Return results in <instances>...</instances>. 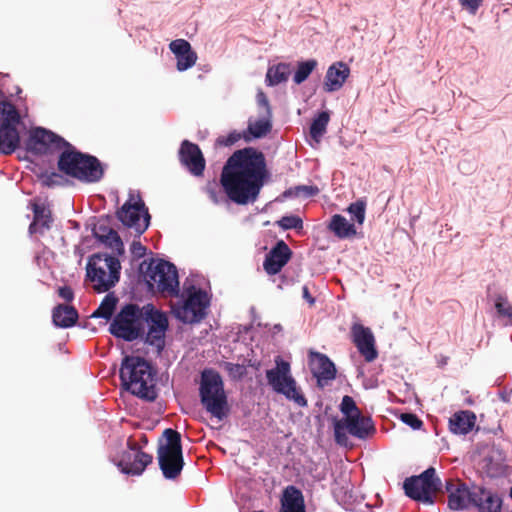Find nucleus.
Returning <instances> with one entry per match:
<instances>
[{
    "label": "nucleus",
    "instance_id": "f257e3e1",
    "mask_svg": "<svg viewBox=\"0 0 512 512\" xmlns=\"http://www.w3.org/2000/svg\"><path fill=\"white\" fill-rule=\"evenodd\" d=\"M263 152L254 147L238 149L226 160L220 184L228 199L237 205L254 203L269 180Z\"/></svg>",
    "mask_w": 512,
    "mask_h": 512
},
{
    "label": "nucleus",
    "instance_id": "f03ea898",
    "mask_svg": "<svg viewBox=\"0 0 512 512\" xmlns=\"http://www.w3.org/2000/svg\"><path fill=\"white\" fill-rule=\"evenodd\" d=\"M156 371L140 356L126 355L121 362L119 377L122 387L138 398L153 402L158 397Z\"/></svg>",
    "mask_w": 512,
    "mask_h": 512
},
{
    "label": "nucleus",
    "instance_id": "7ed1b4c3",
    "mask_svg": "<svg viewBox=\"0 0 512 512\" xmlns=\"http://www.w3.org/2000/svg\"><path fill=\"white\" fill-rule=\"evenodd\" d=\"M57 168L66 176L92 184L104 178L108 165L96 156L81 152L70 144L67 150L61 151L58 155Z\"/></svg>",
    "mask_w": 512,
    "mask_h": 512
},
{
    "label": "nucleus",
    "instance_id": "20e7f679",
    "mask_svg": "<svg viewBox=\"0 0 512 512\" xmlns=\"http://www.w3.org/2000/svg\"><path fill=\"white\" fill-rule=\"evenodd\" d=\"M199 396L201 404L213 417L222 421L228 416V398L219 372L214 369H204L201 372Z\"/></svg>",
    "mask_w": 512,
    "mask_h": 512
},
{
    "label": "nucleus",
    "instance_id": "39448f33",
    "mask_svg": "<svg viewBox=\"0 0 512 512\" xmlns=\"http://www.w3.org/2000/svg\"><path fill=\"white\" fill-rule=\"evenodd\" d=\"M138 279L145 288H180L177 267L164 259L151 257L139 263Z\"/></svg>",
    "mask_w": 512,
    "mask_h": 512
},
{
    "label": "nucleus",
    "instance_id": "423d86ee",
    "mask_svg": "<svg viewBox=\"0 0 512 512\" xmlns=\"http://www.w3.org/2000/svg\"><path fill=\"white\" fill-rule=\"evenodd\" d=\"M119 256L108 253H95L88 258L86 279L97 285L92 288H114L119 282L121 264Z\"/></svg>",
    "mask_w": 512,
    "mask_h": 512
},
{
    "label": "nucleus",
    "instance_id": "0eeeda50",
    "mask_svg": "<svg viewBox=\"0 0 512 512\" xmlns=\"http://www.w3.org/2000/svg\"><path fill=\"white\" fill-rule=\"evenodd\" d=\"M276 366L266 371V379L274 392L284 395L299 407L308 405L307 399L291 375L290 363L280 356L275 358Z\"/></svg>",
    "mask_w": 512,
    "mask_h": 512
},
{
    "label": "nucleus",
    "instance_id": "6e6552de",
    "mask_svg": "<svg viewBox=\"0 0 512 512\" xmlns=\"http://www.w3.org/2000/svg\"><path fill=\"white\" fill-rule=\"evenodd\" d=\"M167 443L158 448L159 467L166 479H176L184 466L181 435L178 431L167 428L163 432Z\"/></svg>",
    "mask_w": 512,
    "mask_h": 512
},
{
    "label": "nucleus",
    "instance_id": "1a4fd4ad",
    "mask_svg": "<svg viewBox=\"0 0 512 512\" xmlns=\"http://www.w3.org/2000/svg\"><path fill=\"white\" fill-rule=\"evenodd\" d=\"M143 309L137 304H126L110 323L109 332L116 338L132 342L142 336Z\"/></svg>",
    "mask_w": 512,
    "mask_h": 512
},
{
    "label": "nucleus",
    "instance_id": "9d476101",
    "mask_svg": "<svg viewBox=\"0 0 512 512\" xmlns=\"http://www.w3.org/2000/svg\"><path fill=\"white\" fill-rule=\"evenodd\" d=\"M185 300L170 303L174 316L185 324L201 322L207 315L210 299L206 290H193Z\"/></svg>",
    "mask_w": 512,
    "mask_h": 512
},
{
    "label": "nucleus",
    "instance_id": "9b49d317",
    "mask_svg": "<svg viewBox=\"0 0 512 512\" xmlns=\"http://www.w3.org/2000/svg\"><path fill=\"white\" fill-rule=\"evenodd\" d=\"M441 481L435 469L430 467L419 476L406 478L403 484L405 494L413 500L433 504V494L440 490Z\"/></svg>",
    "mask_w": 512,
    "mask_h": 512
},
{
    "label": "nucleus",
    "instance_id": "f8f14e48",
    "mask_svg": "<svg viewBox=\"0 0 512 512\" xmlns=\"http://www.w3.org/2000/svg\"><path fill=\"white\" fill-rule=\"evenodd\" d=\"M70 144L62 136L49 129L35 127L25 140V150L34 156H43L56 150H67Z\"/></svg>",
    "mask_w": 512,
    "mask_h": 512
},
{
    "label": "nucleus",
    "instance_id": "ddd939ff",
    "mask_svg": "<svg viewBox=\"0 0 512 512\" xmlns=\"http://www.w3.org/2000/svg\"><path fill=\"white\" fill-rule=\"evenodd\" d=\"M133 197V193L130 192L129 199L117 210L116 217L125 227L133 228L140 237L148 229L151 216L140 195H137V201L134 203Z\"/></svg>",
    "mask_w": 512,
    "mask_h": 512
},
{
    "label": "nucleus",
    "instance_id": "4468645a",
    "mask_svg": "<svg viewBox=\"0 0 512 512\" xmlns=\"http://www.w3.org/2000/svg\"><path fill=\"white\" fill-rule=\"evenodd\" d=\"M180 164L194 177H202L206 167V161L200 147L189 141L183 140L178 151Z\"/></svg>",
    "mask_w": 512,
    "mask_h": 512
},
{
    "label": "nucleus",
    "instance_id": "2eb2a0df",
    "mask_svg": "<svg viewBox=\"0 0 512 512\" xmlns=\"http://www.w3.org/2000/svg\"><path fill=\"white\" fill-rule=\"evenodd\" d=\"M129 451L122 454L119 467L122 472L130 475H141L153 461L151 454L143 452L137 443L128 441Z\"/></svg>",
    "mask_w": 512,
    "mask_h": 512
},
{
    "label": "nucleus",
    "instance_id": "dca6fc26",
    "mask_svg": "<svg viewBox=\"0 0 512 512\" xmlns=\"http://www.w3.org/2000/svg\"><path fill=\"white\" fill-rule=\"evenodd\" d=\"M92 237L106 248L113 250L117 256L125 253L124 243L118 232L109 227V216L101 217L97 223L91 225Z\"/></svg>",
    "mask_w": 512,
    "mask_h": 512
},
{
    "label": "nucleus",
    "instance_id": "f3484780",
    "mask_svg": "<svg viewBox=\"0 0 512 512\" xmlns=\"http://www.w3.org/2000/svg\"><path fill=\"white\" fill-rule=\"evenodd\" d=\"M352 342L366 362H373L378 357L375 338L370 328L355 323L351 327Z\"/></svg>",
    "mask_w": 512,
    "mask_h": 512
},
{
    "label": "nucleus",
    "instance_id": "a211bd4d",
    "mask_svg": "<svg viewBox=\"0 0 512 512\" xmlns=\"http://www.w3.org/2000/svg\"><path fill=\"white\" fill-rule=\"evenodd\" d=\"M308 358L310 371L317 379L319 387H324L329 381L335 379L337 372L336 367L327 355L310 351Z\"/></svg>",
    "mask_w": 512,
    "mask_h": 512
},
{
    "label": "nucleus",
    "instance_id": "6ab92c4d",
    "mask_svg": "<svg viewBox=\"0 0 512 512\" xmlns=\"http://www.w3.org/2000/svg\"><path fill=\"white\" fill-rule=\"evenodd\" d=\"M292 250L284 240H278L266 254L263 267L268 275L278 274L292 257Z\"/></svg>",
    "mask_w": 512,
    "mask_h": 512
},
{
    "label": "nucleus",
    "instance_id": "aec40b11",
    "mask_svg": "<svg viewBox=\"0 0 512 512\" xmlns=\"http://www.w3.org/2000/svg\"><path fill=\"white\" fill-rule=\"evenodd\" d=\"M344 426H346L347 432L359 439H366L375 434V425L369 416L362 415L361 412L355 415H349L342 420Z\"/></svg>",
    "mask_w": 512,
    "mask_h": 512
},
{
    "label": "nucleus",
    "instance_id": "412c9836",
    "mask_svg": "<svg viewBox=\"0 0 512 512\" xmlns=\"http://www.w3.org/2000/svg\"><path fill=\"white\" fill-rule=\"evenodd\" d=\"M446 491L448 492V506L453 510H463L467 508L468 503H472V491H469L465 483L453 480L446 481Z\"/></svg>",
    "mask_w": 512,
    "mask_h": 512
},
{
    "label": "nucleus",
    "instance_id": "4be33fe9",
    "mask_svg": "<svg viewBox=\"0 0 512 512\" xmlns=\"http://www.w3.org/2000/svg\"><path fill=\"white\" fill-rule=\"evenodd\" d=\"M472 504L480 512H501L502 508L501 498L484 487H477L472 491Z\"/></svg>",
    "mask_w": 512,
    "mask_h": 512
},
{
    "label": "nucleus",
    "instance_id": "5701e85b",
    "mask_svg": "<svg viewBox=\"0 0 512 512\" xmlns=\"http://www.w3.org/2000/svg\"><path fill=\"white\" fill-rule=\"evenodd\" d=\"M29 206L33 212V220L28 227L30 234H44L46 230L51 228L53 217L51 210L43 204L31 201Z\"/></svg>",
    "mask_w": 512,
    "mask_h": 512
},
{
    "label": "nucleus",
    "instance_id": "b1692460",
    "mask_svg": "<svg viewBox=\"0 0 512 512\" xmlns=\"http://www.w3.org/2000/svg\"><path fill=\"white\" fill-rule=\"evenodd\" d=\"M349 75L350 68L346 63L342 61L333 63L327 69L324 90L326 92H334L341 89Z\"/></svg>",
    "mask_w": 512,
    "mask_h": 512
},
{
    "label": "nucleus",
    "instance_id": "393cba45",
    "mask_svg": "<svg viewBox=\"0 0 512 512\" xmlns=\"http://www.w3.org/2000/svg\"><path fill=\"white\" fill-rule=\"evenodd\" d=\"M279 512H306L304 496L299 488L289 485L283 490Z\"/></svg>",
    "mask_w": 512,
    "mask_h": 512
},
{
    "label": "nucleus",
    "instance_id": "a878e982",
    "mask_svg": "<svg viewBox=\"0 0 512 512\" xmlns=\"http://www.w3.org/2000/svg\"><path fill=\"white\" fill-rule=\"evenodd\" d=\"M482 468L489 477H497L504 472L505 456L498 448L488 450L482 460Z\"/></svg>",
    "mask_w": 512,
    "mask_h": 512
},
{
    "label": "nucleus",
    "instance_id": "bb28decb",
    "mask_svg": "<svg viewBox=\"0 0 512 512\" xmlns=\"http://www.w3.org/2000/svg\"><path fill=\"white\" fill-rule=\"evenodd\" d=\"M20 145L17 126L0 125V154L11 155Z\"/></svg>",
    "mask_w": 512,
    "mask_h": 512
},
{
    "label": "nucleus",
    "instance_id": "cd10ccee",
    "mask_svg": "<svg viewBox=\"0 0 512 512\" xmlns=\"http://www.w3.org/2000/svg\"><path fill=\"white\" fill-rule=\"evenodd\" d=\"M476 422L473 412L464 410L454 413L449 419V429L454 434L465 435L469 433Z\"/></svg>",
    "mask_w": 512,
    "mask_h": 512
},
{
    "label": "nucleus",
    "instance_id": "c85d7f7f",
    "mask_svg": "<svg viewBox=\"0 0 512 512\" xmlns=\"http://www.w3.org/2000/svg\"><path fill=\"white\" fill-rule=\"evenodd\" d=\"M77 310L70 305L59 304L53 309L52 319L57 327H72L78 320Z\"/></svg>",
    "mask_w": 512,
    "mask_h": 512
},
{
    "label": "nucleus",
    "instance_id": "c756f323",
    "mask_svg": "<svg viewBox=\"0 0 512 512\" xmlns=\"http://www.w3.org/2000/svg\"><path fill=\"white\" fill-rule=\"evenodd\" d=\"M292 72V65L286 62H280L269 66L266 72L265 84L269 87L277 86L288 81Z\"/></svg>",
    "mask_w": 512,
    "mask_h": 512
},
{
    "label": "nucleus",
    "instance_id": "7c9ffc66",
    "mask_svg": "<svg viewBox=\"0 0 512 512\" xmlns=\"http://www.w3.org/2000/svg\"><path fill=\"white\" fill-rule=\"evenodd\" d=\"M272 130V117L262 115L260 119L254 123H249L246 130H244V140L250 142L253 139H261L269 134Z\"/></svg>",
    "mask_w": 512,
    "mask_h": 512
},
{
    "label": "nucleus",
    "instance_id": "2f4dec72",
    "mask_svg": "<svg viewBox=\"0 0 512 512\" xmlns=\"http://www.w3.org/2000/svg\"><path fill=\"white\" fill-rule=\"evenodd\" d=\"M328 228L339 239L351 238L356 235L355 225L348 222V220L341 214H335L331 217Z\"/></svg>",
    "mask_w": 512,
    "mask_h": 512
},
{
    "label": "nucleus",
    "instance_id": "473e14b6",
    "mask_svg": "<svg viewBox=\"0 0 512 512\" xmlns=\"http://www.w3.org/2000/svg\"><path fill=\"white\" fill-rule=\"evenodd\" d=\"M141 309H143V319L149 327L168 329L169 322L164 312L156 309L153 304H146Z\"/></svg>",
    "mask_w": 512,
    "mask_h": 512
},
{
    "label": "nucleus",
    "instance_id": "72a5a7b5",
    "mask_svg": "<svg viewBox=\"0 0 512 512\" xmlns=\"http://www.w3.org/2000/svg\"><path fill=\"white\" fill-rule=\"evenodd\" d=\"M319 192L320 190L316 185H296L283 191L280 196L276 198V201H284L299 197L310 198L318 195Z\"/></svg>",
    "mask_w": 512,
    "mask_h": 512
},
{
    "label": "nucleus",
    "instance_id": "f704fd0d",
    "mask_svg": "<svg viewBox=\"0 0 512 512\" xmlns=\"http://www.w3.org/2000/svg\"><path fill=\"white\" fill-rule=\"evenodd\" d=\"M21 115L15 105L4 99L0 101V125L18 126Z\"/></svg>",
    "mask_w": 512,
    "mask_h": 512
},
{
    "label": "nucleus",
    "instance_id": "c9c22d12",
    "mask_svg": "<svg viewBox=\"0 0 512 512\" xmlns=\"http://www.w3.org/2000/svg\"><path fill=\"white\" fill-rule=\"evenodd\" d=\"M318 61L314 58L307 59L304 61H298L296 70L293 75V82L296 85H300L305 82L312 72L317 68Z\"/></svg>",
    "mask_w": 512,
    "mask_h": 512
},
{
    "label": "nucleus",
    "instance_id": "e433bc0d",
    "mask_svg": "<svg viewBox=\"0 0 512 512\" xmlns=\"http://www.w3.org/2000/svg\"><path fill=\"white\" fill-rule=\"evenodd\" d=\"M330 120V114L328 111H321L313 119L310 125V136L316 142H319L322 136L326 133L327 125Z\"/></svg>",
    "mask_w": 512,
    "mask_h": 512
},
{
    "label": "nucleus",
    "instance_id": "4c0bfd02",
    "mask_svg": "<svg viewBox=\"0 0 512 512\" xmlns=\"http://www.w3.org/2000/svg\"><path fill=\"white\" fill-rule=\"evenodd\" d=\"M117 303L118 298L113 293L107 294L99 307L92 313L91 317L104 318L106 320L110 319L115 311Z\"/></svg>",
    "mask_w": 512,
    "mask_h": 512
},
{
    "label": "nucleus",
    "instance_id": "58836bf2",
    "mask_svg": "<svg viewBox=\"0 0 512 512\" xmlns=\"http://www.w3.org/2000/svg\"><path fill=\"white\" fill-rule=\"evenodd\" d=\"M168 329L149 327L145 342L157 349L160 354L165 347V333Z\"/></svg>",
    "mask_w": 512,
    "mask_h": 512
},
{
    "label": "nucleus",
    "instance_id": "ea45409f",
    "mask_svg": "<svg viewBox=\"0 0 512 512\" xmlns=\"http://www.w3.org/2000/svg\"><path fill=\"white\" fill-rule=\"evenodd\" d=\"M181 288H211V284L204 274L191 270Z\"/></svg>",
    "mask_w": 512,
    "mask_h": 512
},
{
    "label": "nucleus",
    "instance_id": "a19ab883",
    "mask_svg": "<svg viewBox=\"0 0 512 512\" xmlns=\"http://www.w3.org/2000/svg\"><path fill=\"white\" fill-rule=\"evenodd\" d=\"M366 206V199L360 198L355 202H352L347 208V211L351 215L352 220H354L359 225H362L365 221Z\"/></svg>",
    "mask_w": 512,
    "mask_h": 512
},
{
    "label": "nucleus",
    "instance_id": "79ce46f5",
    "mask_svg": "<svg viewBox=\"0 0 512 512\" xmlns=\"http://www.w3.org/2000/svg\"><path fill=\"white\" fill-rule=\"evenodd\" d=\"M37 176L44 187L53 188L64 185L63 176L57 172L48 173L47 171H43Z\"/></svg>",
    "mask_w": 512,
    "mask_h": 512
},
{
    "label": "nucleus",
    "instance_id": "37998d69",
    "mask_svg": "<svg viewBox=\"0 0 512 512\" xmlns=\"http://www.w3.org/2000/svg\"><path fill=\"white\" fill-rule=\"evenodd\" d=\"M276 225L282 230H300L303 228V220L298 215H285L276 221Z\"/></svg>",
    "mask_w": 512,
    "mask_h": 512
},
{
    "label": "nucleus",
    "instance_id": "c03bdc74",
    "mask_svg": "<svg viewBox=\"0 0 512 512\" xmlns=\"http://www.w3.org/2000/svg\"><path fill=\"white\" fill-rule=\"evenodd\" d=\"M176 59H177V64H176L177 70L182 72V71L188 70L189 68H191L192 66L195 65L196 60H197V54L192 49V50L188 51L187 53H185L184 55L178 56Z\"/></svg>",
    "mask_w": 512,
    "mask_h": 512
},
{
    "label": "nucleus",
    "instance_id": "a18cd8bd",
    "mask_svg": "<svg viewBox=\"0 0 512 512\" xmlns=\"http://www.w3.org/2000/svg\"><path fill=\"white\" fill-rule=\"evenodd\" d=\"M244 136H245L244 131L238 132L237 130H233L226 136L222 135V136L217 137V139L215 141V145L218 147H229V146L234 145L240 139H242V138L244 139Z\"/></svg>",
    "mask_w": 512,
    "mask_h": 512
},
{
    "label": "nucleus",
    "instance_id": "49530a36",
    "mask_svg": "<svg viewBox=\"0 0 512 512\" xmlns=\"http://www.w3.org/2000/svg\"><path fill=\"white\" fill-rule=\"evenodd\" d=\"M495 308L499 316L508 318L509 322L512 324V305L507 298L499 296L496 299Z\"/></svg>",
    "mask_w": 512,
    "mask_h": 512
},
{
    "label": "nucleus",
    "instance_id": "de8ad7c7",
    "mask_svg": "<svg viewBox=\"0 0 512 512\" xmlns=\"http://www.w3.org/2000/svg\"><path fill=\"white\" fill-rule=\"evenodd\" d=\"M340 410L345 415V417H349V415L359 414V412H361L357 407L354 399L348 395H345L342 398Z\"/></svg>",
    "mask_w": 512,
    "mask_h": 512
},
{
    "label": "nucleus",
    "instance_id": "09e8293b",
    "mask_svg": "<svg viewBox=\"0 0 512 512\" xmlns=\"http://www.w3.org/2000/svg\"><path fill=\"white\" fill-rule=\"evenodd\" d=\"M170 50L177 58L180 55H184L188 51L192 50L191 44L185 39L173 40L170 45Z\"/></svg>",
    "mask_w": 512,
    "mask_h": 512
},
{
    "label": "nucleus",
    "instance_id": "8fccbe9b",
    "mask_svg": "<svg viewBox=\"0 0 512 512\" xmlns=\"http://www.w3.org/2000/svg\"><path fill=\"white\" fill-rule=\"evenodd\" d=\"M346 426L342 423L341 420H336L334 423V436L335 441L339 445H347L348 437L346 434Z\"/></svg>",
    "mask_w": 512,
    "mask_h": 512
},
{
    "label": "nucleus",
    "instance_id": "3c124183",
    "mask_svg": "<svg viewBox=\"0 0 512 512\" xmlns=\"http://www.w3.org/2000/svg\"><path fill=\"white\" fill-rule=\"evenodd\" d=\"M400 420L414 430L420 429L423 425L422 420L413 413H402Z\"/></svg>",
    "mask_w": 512,
    "mask_h": 512
},
{
    "label": "nucleus",
    "instance_id": "603ef678",
    "mask_svg": "<svg viewBox=\"0 0 512 512\" xmlns=\"http://www.w3.org/2000/svg\"><path fill=\"white\" fill-rule=\"evenodd\" d=\"M206 192L208 194V197L209 199L214 203V204H219L223 201L224 197H223V193L222 191L218 188L217 184L216 183H208V185L206 186Z\"/></svg>",
    "mask_w": 512,
    "mask_h": 512
},
{
    "label": "nucleus",
    "instance_id": "864d4df0",
    "mask_svg": "<svg viewBox=\"0 0 512 512\" xmlns=\"http://www.w3.org/2000/svg\"><path fill=\"white\" fill-rule=\"evenodd\" d=\"M256 102L260 108L264 109L263 115L272 117V109H271L269 99H268L267 95L261 89H259L256 94Z\"/></svg>",
    "mask_w": 512,
    "mask_h": 512
},
{
    "label": "nucleus",
    "instance_id": "5fc2aeb1",
    "mask_svg": "<svg viewBox=\"0 0 512 512\" xmlns=\"http://www.w3.org/2000/svg\"><path fill=\"white\" fill-rule=\"evenodd\" d=\"M225 369L234 378H241L245 374V367L240 364L227 362L225 363Z\"/></svg>",
    "mask_w": 512,
    "mask_h": 512
},
{
    "label": "nucleus",
    "instance_id": "6e6d98bb",
    "mask_svg": "<svg viewBox=\"0 0 512 512\" xmlns=\"http://www.w3.org/2000/svg\"><path fill=\"white\" fill-rule=\"evenodd\" d=\"M130 250L133 258L136 260L143 258L147 252V248L141 242L135 240L132 242Z\"/></svg>",
    "mask_w": 512,
    "mask_h": 512
},
{
    "label": "nucleus",
    "instance_id": "4d7b16f0",
    "mask_svg": "<svg viewBox=\"0 0 512 512\" xmlns=\"http://www.w3.org/2000/svg\"><path fill=\"white\" fill-rule=\"evenodd\" d=\"M483 0H459L460 5L467 9L470 14H475L482 5Z\"/></svg>",
    "mask_w": 512,
    "mask_h": 512
},
{
    "label": "nucleus",
    "instance_id": "13d9d810",
    "mask_svg": "<svg viewBox=\"0 0 512 512\" xmlns=\"http://www.w3.org/2000/svg\"><path fill=\"white\" fill-rule=\"evenodd\" d=\"M90 240H91V238L89 236L82 237L81 244L75 246V249H74V253L76 256H78L79 258H82L84 256V254L86 253V248L89 247V246L85 247V245Z\"/></svg>",
    "mask_w": 512,
    "mask_h": 512
},
{
    "label": "nucleus",
    "instance_id": "bf43d9fd",
    "mask_svg": "<svg viewBox=\"0 0 512 512\" xmlns=\"http://www.w3.org/2000/svg\"><path fill=\"white\" fill-rule=\"evenodd\" d=\"M59 296L67 302H70L74 298L73 290H58Z\"/></svg>",
    "mask_w": 512,
    "mask_h": 512
},
{
    "label": "nucleus",
    "instance_id": "052dcab7",
    "mask_svg": "<svg viewBox=\"0 0 512 512\" xmlns=\"http://www.w3.org/2000/svg\"><path fill=\"white\" fill-rule=\"evenodd\" d=\"M159 292H162L164 296H170V297H178V293L180 290H158Z\"/></svg>",
    "mask_w": 512,
    "mask_h": 512
},
{
    "label": "nucleus",
    "instance_id": "680f3d73",
    "mask_svg": "<svg viewBox=\"0 0 512 512\" xmlns=\"http://www.w3.org/2000/svg\"><path fill=\"white\" fill-rule=\"evenodd\" d=\"M303 298L308 301L310 306H312L315 302V299L309 293V290H303Z\"/></svg>",
    "mask_w": 512,
    "mask_h": 512
},
{
    "label": "nucleus",
    "instance_id": "e2e57ef3",
    "mask_svg": "<svg viewBox=\"0 0 512 512\" xmlns=\"http://www.w3.org/2000/svg\"><path fill=\"white\" fill-rule=\"evenodd\" d=\"M71 225H72L73 229H76V230L80 229V224L77 221H71Z\"/></svg>",
    "mask_w": 512,
    "mask_h": 512
},
{
    "label": "nucleus",
    "instance_id": "0e129e2a",
    "mask_svg": "<svg viewBox=\"0 0 512 512\" xmlns=\"http://www.w3.org/2000/svg\"><path fill=\"white\" fill-rule=\"evenodd\" d=\"M465 164H466V162H460V163H459L458 167H459V169H460L461 171H463V170H464V165H465Z\"/></svg>",
    "mask_w": 512,
    "mask_h": 512
},
{
    "label": "nucleus",
    "instance_id": "69168bd1",
    "mask_svg": "<svg viewBox=\"0 0 512 512\" xmlns=\"http://www.w3.org/2000/svg\"><path fill=\"white\" fill-rule=\"evenodd\" d=\"M0 97H4V93L1 89H0Z\"/></svg>",
    "mask_w": 512,
    "mask_h": 512
},
{
    "label": "nucleus",
    "instance_id": "338daca9",
    "mask_svg": "<svg viewBox=\"0 0 512 512\" xmlns=\"http://www.w3.org/2000/svg\"><path fill=\"white\" fill-rule=\"evenodd\" d=\"M58 288H64V289H67L69 288L68 286H59Z\"/></svg>",
    "mask_w": 512,
    "mask_h": 512
},
{
    "label": "nucleus",
    "instance_id": "774afa93",
    "mask_svg": "<svg viewBox=\"0 0 512 512\" xmlns=\"http://www.w3.org/2000/svg\"><path fill=\"white\" fill-rule=\"evenodd\" d=\"M510 497L512 498V486H511V489H510Z\"/></svg>",
    "mask_w": 512,
    "mask_h": 512
}]
</instances>
